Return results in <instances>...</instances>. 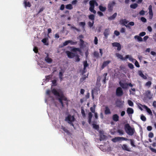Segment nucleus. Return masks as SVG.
Segmentation results:
<instances>
[{"mask_svg": "<svg viewBox=\"0 0 156 156\" xmlns=\"http://www.w3.org/2000/svg\"><path fill=\"white\" fill-rule=\"evenodd\" d=\"M124 128L127 134L130 136L133 135L135 132L134 129L131 127L129 124L127 123L124 126Z\"/></svg>", "mask_w": 156, "mask_h": 156, "instance_id": "f03ea898", "label": "nucleus"}, {"mask_svg": "<svg viewBox=\"0 0 156 156\" xmlns=\"http://www.w3.org/2000/svg\"><path fill=\"white\" fill-rule=\"evenodd\" d=\"M120 140H122L127 141V140H129V139H128L126 138L123 137H120Z\"/></svg>", "mask_w": 156, "mask_h": 156, "instance_id": "13d9d810", "label": "nucleus"}, {"mask_svg": "<svg viewBox=\"0 0 156 156\" xmlns=\"http://www.w3.org/2000/svg\"><path fill=\"white\" fill-rule=\"evenodd\" d=\"M125 32V28L124 27L122 28L120 30V32L121 33H124Z\"/></svg>", "mask_w": 156, "mask_h": 156, "instance_id": "774afa93", "label": "nucleus"}, {"mask_svg": "<svg viewBox=\"0 0 156 156\" xmlns=\"http://www.w3.org/2000/svg\"><path fill=\"white\" fill-rule=\"evenodd\" d=\"M61 128L67 134L69 135L70 134V132L69 131L63 126H61Z\"/></svg>", "mask_w": 156, "mask_h": 156, "instance_id": "aec40b11", "label": "nucleus"}, {"mask_svg": "<svg viewBox=\"0 0 156 156\" xmlns=\"http://www.w3.org/2000/svg\"><path fill=\"white\" fill-rule=\"evenodd\" d=\"M96 2V1L92 0H90L89 2V4L90 7H89V10L91 12L93 13L94 14H95L96 13V11L94 9L95 7V3Z\"/></svg>", "mask_w": 156, "mask_h": 156, "instance_id": "39448f33", "label": "nucleus"}, {"mask_svg": "<svg viewBox=\"0 0 156 156\" xmlns=\"http://www.w3.org/2000/svg\"><path fill=\"white\" fill-rule=\"evenodd\" d=\"M69 40L66 41L64 42L63 43V46H66L68 45V44H69Z\"/></svg>", "mask_w": 156, "mask_h": 156, "instance_id": "e2e57ef3", "label": "nucleus"}, {"mask_svg": "<svg viewBox=\"0 0 156 156\" xmlns=\"http://www.w3.org/2000/svg\"><path fill=\"white\" fill-rule=\"evenodd\" d=\"M119 84L123 89H127L128 88V84L127 83H123L120 81L119 82Z\"/></svg>", "mask_w": 156, "mask_h": 156, "instance_id": "9d476101", "label": "nucleus"}, {"mask_svg": "<svg viewBox=\"0 0 156 156\" xmlns=\"http://www.w3.org/2000/svg\"><path fill=\"white\" fill-rule=\"evenodd\" d=\"M111 112L110 109L107 106L105 107V114L106 115L110 114Z\"/></svg>", "mask_w": 156, "mask_h": 156, "instance_id": "4468645a", "label": "nucleus"}, {"mask_svg": "<svg viewBox=\"0 0 156 156\" xmlns=\"http://www.w3.org/2000/svg\"><path fill=\"white\" fill-rule=\"evenodd\" d=\"M33 51L35 53H37L38 51V49L37 47H35L34 48Z\"/></svg>", "mask_w": 156, "mask_h": 156, "instance_id": "680f3d73", "label": "nucleus"}, {"mask_svg": "<svg viewBox=\"0 0 156 156\" xmlns=\"http://www.w3.org/2000/svg\"><path fill=\"white\" fill-rule=\"evenodd\" d=\"M114 34L116 36H118L119 35L120 33L119 32L117 31V30H115L114 32Z\"/></svg>", "mask_w": 156, "mask_h": 156, "instance_id": "0e129e2a", "label": "nucleus"}, {"mask_svg": "<svg viewBox=\"0 0 156 156\" xmlns=\"http://www.w3.org/2000/svg\"><path fill=\"white\" fill-rule=\"evenodd\" d=\"M113 120L115 122H117L119 121V116L117 114H114L112 116Z\"/></svg>", "mask_w": 156, "mask_h": 156, "instance_id": "2eb2a0df", "label": "nucleus"}, {"mask_svg": "<svg viewBox=\"0 0 156 156\" xmlns=\"http://www.w3.org/2000/svg\"><path fill=\"white\" fill-rule=\"evenodd\" d=\"M146 33L145 32H142L139 34V35L140 36L143 37L144 36Z\"/></svg>", "mask_w": 156, "mask_h": 156, "instance_id": "bf43d9fd", "label": "nucleus"}, {"mask_svg": "<svg viewBox=\"0 0 156 156\" xmlns=\"http://www.w3.org/2000/svg\"><path fill=\"white\" fill-rule=\"evenodd\" d=\"M86 25L85 23V22H80L79 23V25L80 26H82L83 28H84Z\"/></svg>", "mask_w": 156, "mask_h": 156, "instance_id": "37998d69", "label": "nucleus"}, {"mask_svg": "<svg viewBox=\"0 0 156 156\" xmlns=\"http://www.w3.org/2000/svg\"><path fill=\"white\" fill-rule=\"evenodd\" d=\"M81 113L82 115V116L83 117H85L86 115L85 112V111L83 109V108H82L81 109Z\"/></svg>", "mask_w": 156, "mask_h": 156, "instance_id": "49530a36", "label": "nucleus"}, {"mask_svg": "<svg viewBox=\"0 0 156 156\" xmlns=\"http://www.w3.org/2000/svg\"><path fill=\"white\" fill-rule=\"evenodd\" d=\"M66 9H72L73 7L72 5L71 4H69L66 5Z\"/></svg>", "mask_w": 156, "mask_h": 156, "instance_id": "2f4dec72", "label": "nucleus"}, {"mask_svg": "<svg viewBox=\"0 0 156 156\" xmlns=\"http://www.w3.org/2000/svg\"><path fill=\"white\" fill-rule=\"evenodd\" d=\"M139 74L141 77L143 78L144 79H146L147 78V77L144 75L141 71H140L139 72Z\"/></svg>", "mask_w": 156, "mask_h": 156, "instance_id": "cd10ccee", "label": "nucleus"}, {"mask_svg": "<svg viewBox=\"0 0 156 156\" xmlns=\"http://www.w3.org/2000/svg\"><path fill=\"white\" fill-rule=\"evenodd\" d=\"M87 76H87H86L85 75H83V77L81 79H80V81L81 82H82L84 80H85L87 77Z\"/></svg>", "mask_w": 156, "mask_h": 156, "instance_id": "a19ab883", "label": "nucleus"}, {"mask_svg": "<svg viewBox=\"0 0 156 156\" xmlns=\"http://www.w3.org/2000/svg\"><path fill=\"white\" fill-rule=\"evenodd\" d=\"M128 66L131 69H133L134 68L133 65L131 63H129L128 64Z\"/></svg>", "mask_w": 156, "mask_h": 156, "instance_id": "c9c22d12", "label": "nucleus"}, {"mask_svg": "<svg viewBox=\"0 0 156 156\" xmlns=\"http://www.w3.org/2000/svg\"><path fill=\"white\" fill-rule=\"evenodd\" d=\"M99 53L96 51H95L94 52V57H96V58H98L99 57Z\"/></svg>", "mask_w": 156, "mask_h": 156, "instance_id": "c756f323", "label": "nucleus"}, {"mask_svg": "<svg viewBox=\"0 0 156 156\" xmlns=\"http://www.w3.org/2000/svg\"><path fill=\"white\" fill-rule=\"evenodd\" d=\"M117 132L120 135L124 134V132L123 131L122 129H118L117 130Z\"/></svg>", "mask_w": 156, "mask_h": 156, "instance_id": "f704fd0d", "label": "nucleus"}, {"mask_svg": "<svg viewBox=\"0 0 156 156\" xmlns=\"http://www.w3.org/2000/svg\"><path fill=\"white\" fill-rule=\"evenodd\" d=\"M127 113L129 114H131L133 113L134 111L132 108H128L126 111Z\"/></svg>", "mask_w": 156, "mask_h": 156, "instance_id": "dca6fc26", "label": "nucleus"}, {"mask_svg": "<svg viewBox=\"0 0 156 156\" xmlns=\"http://www.w3.org/2000/svg\"><path fill=\"white\" fill-rule=\"evenodd\" d=\"M56 80H52V83L54 86H56L57 85L56 84Z\"/></svg>", "mask_w": 156, "mask_h": 156, "instance_id": "6e6d98bb", "label": "nucleus"}, {"mask_svg": "<svg viewBox=\"0 0 156 156\" xmlns=\"http://www.w3.org/2000/svg\"><path fill=\"white\" fill-rule=\"evenodd\" d=\"M154 136V134L152 132L149 133L148 135V137L150 138H152Z\"/></svg>", "mask_w": 156, "mask_h": 156, "instance_id": "4d7b16f0", "label": "nucleus"}, {"mask_svg": "<svg viewBox=\"0 0 156 156\" xmlns=\"http://www.w3.org/2000/svg\"><path fill=\"white\" fill-rule=\"evenodd\" d=\"M83 64L84 66L83 69L84 70H85L86 69V67L89 66V64L87 63V61H85L83 62Z\"/></svg>", "mask_w": 156, "mask_h": 156, "instance_id": "a878e982", "label": "nucleus"}, {"mask_svg": "<svg viewBox=\"0 0 156 156\" xmlns=\"http://www.w3.org/2000/svg\"><path fill=\"white\" fill-rule=\"evenodd\" d=\"M138 6V5L136 3L131 4L130 5V7L133 9H136Z\"/></svg>", "mask_w": 156, "mask_h": 156, "instance_id": "7c9ffc66", "label": "nucleus"}, {"mask_svg": "<svg viewBox=\"0 0 156 156\" xmlns=\"http://www.w3.org/2000/svg\"><path fill=\"white\" fill-rule=\"evenodd\" d=\"M66 53L67 54L68 57L69 58H73L75 56V55L74 53L69 51H66Z\"/></svg>", "mask_w": 156, "mask_h": 156, "instance_id": "6e6552de", "label": "nucleus"}, {"mask_svg": "<svg viewBox=\"0 0 156 156\" xmlns=\"http://www.w3.org/2000/svg\"><path fill=\"white\" fill-rule=\"evenodd\" d=\"M142 107L146 110L147 112L150 115H153L151 111L147 106L145 105H144L142 106Z\"/></svg>", "mask_w": 156, "mask_h": 156, "instance_id": "9b49d317", "label": "nucleus"}, {"mask_svg": "<svg viewBox=\"0 0 156 156\" xmlns=\"http://www.w3.org/2000/svg\"><path fill=\"white\" fill-rule=\"evenodd\" d=\"M94 44L96 45L98 43V39L97 37H95L94 40Z\"/></svg>", "mask_w": 156, "mask_h": 156, "instance_id": "5fc2aeb1", "label": "nucleus"}, {"mask_svg": "<svg viewBox=\"0 0 156 156\" xmlns=\"http://www.w3.org/2000/svg\"><path fill=\"white\" fill-rule=\"evenodd\" d=\"M140 119L143 121H145L146 120V117L143 115H142L140 117Z\"/></svg>", "mask_w": 156, "mask_h": 156, "instance_id": "79ce46f5", "label": "nucleus"}, {"mask_svg": "<svg viewBox=\"0 0 156 156\" xmlns=\"http://www.w3.org/2000/svg\"><path fill=\"white\" fill-rule=\"evenodd\" d=\"M99 8L100 10L102 12H105L106 10V7H103L101 5H100L99 6Z\"/></svg>", "mask_w": 156, "mask_h": 156, "instance_id": "5701e85b", "label": "nucleus"}, {"mask_svg": "<svg viewBox=\"0 0 156 156\" xmlns=\"http://www.w3.org/2000/svg\"><path fill=\"white\" fill-rule=\"evenodd\" d=\"M120 140V137H116L112 139V141L114 142H116Z\"/></svg>", "mask_w": 156, "mask_h": 156, "instance_id": "b1692460", "label": "nucleus"}, {"mask_svg": "<svg viewBox=\"0 0 156 156\" xmlns=\"http://www.w3.org/2000/svg\"><path fill=\"white\" fill-rule=\"evenodd\" d=\"M80 47H82L83 46L84 42L83 41L82 39H80Z\"/></svg>", "mask_w": 156, "mask_h": 156, "instance_id": "603ef678", "label": "nucleus"}, {"mask_svg": "<svg viewBox=\"0 0 156 156\" xmlns=\"http://www.w3.org/2000/svg\"><path fill=\"white\" fill-rule=\"evenodd\" d=\"M107 75V73H105L104 74V76H105L103 80V82L104 83H106V76Z\"/></svg>", "mask_w": 156, "mask_h": 156, "instance_id": "3c124183", "label": "nucleus"}, {"mask_svg": "<svg viewBox=\"0 0 156 156\" xmlns=\"http://www.w3.org/2000/svg\"><path fill=\"white\" fill-rule=\"evenodd\" d=\"M115 2H112L108 4V10L109 12H111L113 10V7L115 4Z\"/></svg>", "mask_w": 156, "mask_h": 156, "instance_id": "0eeeda50", "label": "nucleus"}, {"mask_svg": "<svg viewBox=\"0 0 156 156\" xmlns=\"http://www.w3.org/2000/svg\"><path fill=\"white\" fill-rule=\"evenodd\" d=\"M72 51L73 52H76V51H78L79 52H80L81 51V50L79 48H73L72 50Z\"/></svg>", "mask_w": 156, "mask_h": 156, "instance_id": "e433bc0d", "label": "nucleus"}, {"mask_svg": "<svg viewBox=\"0 0 156 156\" xmlns=\"http://www.w3.org/2000/svg\"><path fill=\"white\" fill-rule=\"evenodd\" d=\"M128 140H129L130 142V144L132 146L134 147H136V146L134 144V140L133 139H129Z\"/></svg>", "mask_w": 156, "mask_h": 156, "instance_id": "72a5a7b5", "label": "nucleus"}, {"mask_svg": "<svg viewBox=\"0 0 156 156\" xmlns=\"http://www.w3.org/2000/svg\"><path fill=\"white\" fill-rule=\"evenodd\" d=\"M75 118L74 116H71L69 114L65 119V121L68 122V123L70 124L71 126L73 127H74V125L73 122L75 121Z\"/></svg>", "mask_w": 156, "mask_h": 156, "instance_id": "7ed1b4c3", "label": "nucleus"}, {"mask_svg": "<svg viewBox=\"0 0 156 156\" xmlns=\"http://www.w3.org/2000/svg\"><path fill=\"white\" fill-rule=\"evenodd\" d=\"M135 39H137L138 41H142L143 40L142 38L140 37L137 35H136L134 37Z\"/></svg>", "mask_w": 156, "mask_h": 156, "instance_id": "bb28decb", "label": "nucleus"}, {"mask_svg": "<svg viewBox=\"0 0 156 156\" xmlns=\"http://www.w3.org/2000/svg\"><path fill=\"white\" fill-rule=\"evenodd\" d=\"M149 18L150 19H151L152 18L153 16V13L152 12V11H149Z\"/></svg>", "mask_w": 156, "mask_h": 156, "instance_id": "c03bdc74", "label": "nucleus"}, {"mask_svg": "<svg viewBox=\"0 0 156 156\" xmlns=\"http://www.w3.org/2000/svg\"><path fill=\"white\" fill-rule=\"evenodd\" d=\"M106 136L104 135H101L100 136V140L101 141L104 140Z\"/></svg>", "mask_w": 156, "mask_h": 156, "instance_id": "ea45409f", "label": "nucleus"}, {"mask_svg": "<svg viewBox=\"0 0 156 156\" xmlns=\"http://www.w3.org/2000/svg\"><path fill=\"white\" fill-rule=\"evenodd\" d=\"M128 105L130 106H133V102L130 100H128Z\"/></svg>", "mask_w": 156, "mask_h": 156, "instance_id": "a18cd8bd", "label": "nucleus"}, {"mask_svg": "<svg viewBox=\"0 0 156 156\" xmlns=\"http://www.w3.org/2000/svg\"><path fill=\"white\" fill-rule=\"evenodd\" d=\"M45 60L48 63H51L52 62V59L49 58L48 54H47V56L45 58Z\"/></svg>", "mask_w": 156, "mask_h": 156, "instance_id": "6ab92c4d", "label": "nucleus"}, {"mask_svg": "<svg viewBox=\"0 0 156 156\" xmlns=\"http://www.w3.org/2000/svg\"><path fill=\"white\" fill-rule=\"evenodd\" d=\"M112 45L113 47H117V50L120 51L121 49V45L120 44L117 42H114L112 43Z\"/></svg>", "mask_w": 156, "mask_h": 156, "instance_id": "1a4fd4ad", "label": "nucleus"}, {"mask_svg": "<svg viewBox=\"0 0 156 156\" xmlns=\"http://www.w3.org/2000/svg\"><path fill=\"white\" fill-rule=\"evenodd\" d=\"M92 126H93V128L97 130H98L99 129V126L98 125H96V124H95L94 123H93L92 124Z\"/></svg>", "mask_w": 156, "mask_h": 156, "instance_id": "473e14b6", "label": "nucleus"}, {"mask_svg": "<svg viewBox=\"0 0 156 156\" xmlns=\"http://www.w3.org/2000/svg\"><path fill=\"white\" fill-rule=\"evenodd\" d=\"M109 29H106L105 30L104 32V34L105 38H107L109 34Z\"/></svg>", "mask_w": 156, "mask_h": 156, "instance_id": "ddd939ff", "label": "nucleus"}, {"mask_svg": "<svg viewBox=\"0 0 156 156\" xmlns=\"http://www.w3.org/2000/svg\"><path fill=\"white\" fill-rule=\"evenodd\" d=\"M122 148L124 150L128 151H130V149L128 148V146L125 144H124L122 145Z\"/></svg>", "mask_w": 156, "mask_h": 156, "instance_id": "a211bd4d", "label": "nucleus"}, {"mask_svg": "<svg viewBox=\"0 0 156 156\" xmlns=\"http://www.w3.org/2000/svg\"><path fill=\"white\" fill-rule=\"evenodd\" d=\"M117 15V13L115 12V13L112 16L109 17L108 18V19L109 20H112L114 19L115 18Z\"/></svg>", "mask_w": 156, "mask_h": 156, "instance_id": "412c9836", "label": "nucleus"}, {"mask_svg": "<svg viewBox=\"0 0 156 156\" xmlns=\"http://www.w3.org/2000/svg\"><path fill=\"white\" fill-rule=\"evenodd\" d=\"M95 105H94L93 107H91L90 108V111L93 113L95 112Z\"/></svg>", "mask_w": 156, "mask_h": 156, "instance_id": "58836bf2", "label": "nucleus"}, {"mask_svg": "<svg viewBox=\"0 0 156 156\" xmlns=\"http://www.w3.org/2000/svg\"><path fill=\"white\" fill-rule=\"evenodd\" d=\"M151 84V82L150 81L147 82L145 84V86L150 87Z\"/></svg>", "mask_w": 156, "mask_h": 156, "instance_id": "864d4df0", "label": "nucleus"}, {"mask_svg": "<svg viewBox=\"0 0 156 156\" xmlns=\"http://www.w3.org/2000/svg\"><path fill=\"white\" fill-rule=\"evenodd\" d=\"M116 95L118 96H120L123 94V92L122 88L120 87H119L116 89Z\"/></svg>", "mask_w": 156, "mask_h": 156, "instance_id": "423d86ee", "label": "nucleus"}, {"mask_svg": "<svg viewBox=\"0 0 156 156\" xmlns=\"http://www.w3.org/2000/svg\"><path fill=\"white\" fill-rule=\"evenodd\" d=\"M47 39L45 38L43 39L41 41L42 42L45 44L46 45H48V43H47Z\"/></svg>", "mask_w": 156, "mask_h": 156, "instance_id": "4c0bfd02", "label": "nucleus"}, {"mask_svg": "<svg viewBox=\"0 0 156 156\" xmlns=\"http://www.w3.org/2000/svg\"><path fill=\"white\" fill-rule=\"evenodd\" d=\"M116 55L118 58H120L121 60H125L127 58H129L130 61H133V60H134V58H132V57L130 55H126L124 58H123L122 55H121L119 53H116Z\"/></svg>", "mask_w": 156, "mask_h": 156, "instance_id": "20e7f679", "label": "nucleus"}, {"mask_svg": "<svg viewBox=\"0 0 156 156\" xmlns=\"http://www.w3.org/2000/svg\"><path fill=\"white\" fill-rule=\"evenodd\" d=\"M27 0H24V3L25 5V7H30L31 6V5L30 3L29 2H27Z\"/></svg>", "mask_w": 156, "mask_h": 156, "instance_id": "4be33fe9", "label": "nucleus"}, {"mask_svg": "<svg viewBox=\"0 0 156 156\" xmlns=\"http://www.w3.org/2000/svg\"><path fill=\"white\" fill-rule=\"evenodd\" d=\"M120 23H121L122 24H123L124 25H125L126 24L128 23V21H127L126 19H124L121 20L120 21Z\"/></svg>", "mask_w": 156, "mask_h": 156, "instance_id": "c85d7f7f", "label": "nucleus"}, {"mask_svg": "<svg viewBox=\"0 0 156 156\" xmlns=\"http://www.w3.org/2000/svg\"><path fill=\"white\" fill-rule=\"evenodd\" d=\"M111 62V61L110 60H107L106 61H104L101 67V68L102 69H103L105 67L107 66L109 63Z\"/></svg>", "mask_w": 156, "mask_h": 156, "instance_id": "f8f14e48", "label": "nucleus"}, {"mask_svg": "<svg viewBox=\"0 0 156 156\" xmlns=\"http://www.w3.org/2000/svg\"><path fill=\"white\" fill-rule=\"evenodd\" d=\"M139 14L141 15H143L145 14V12L143 10H142L139 12Z\"/></svg>", "mask_w": 156, "mask_h": 156, "instance_id": "69168bd1", "label": "nucleus"}, {"mask_svg": "<svg viewBox=\"0 0 156 156\" xmlns=\"http://www.w3.org/2000/svg\"><path fill=\"white\" fill-rule=\"evenodd\" d=\"M94 23V21H92V22L90 21L88 23V25L90 27H91L93 26Z\"/></svg>", "mask_w": 156, "mask_h": 156, "instance_id": "8fccbe9b", "label": "nucleus"}, {"mask_svg": "<svg viewBox=\"0 0 156 156\" xmlns=\"http://www.w3.org/2000/svg\"><path fill=\"white\" fill-rule=\"evenodd\" d=\"M97 13L100 16H102L104 15L103 13L100 11H98Z\"/></svg>", "mask_w": 156, "mask_h": 156, "instance_id": "338daca9", "label": "nucleus"}, {"mask_svg": "<svg viewBox=\"0 0 156 156\" xmlns=\"http://www.w3.org/2000/svg\"><path fill=\"white\" fill-rule=\"evenodd\" d=\"M69 43H70L71 45H75L77 44V42H73L72 40H69Z\"/></svg>", "mask_w": 156, "mask_h": 156, "instance_id": "09e8293b", "label": "nucleus"}, {"mask_svg": "<svg viewBox=\"0 0 156 156\" xmlns=\"http://www.w3.org/2000/svg\"><path fill=\"white\" fill-rule=\"evenodd\" d=\"M52 93L55 96L59 97L58 100L59 102L61 104L62 107H64V105L63 102V101H65V102L66 105H68V102L67 98L65 97L63 94H60L55 89H53L52 90Z\"/></svg>", "mask_w": 156, "mask_h": 156, "instance_id": "f257e3e1", "label": "nucleus"}, {"mask_svg": "<svg viewBox=\"0 0 156 156\" xmlns=\"http://www.w3.org/2000/svg\"><path fill=\"white\" fill-rule=\"evenodd\" d=\"M92 117V114L91 112H89L88 114V122L90 124L91 122V119Z\"/></svg>", "mask_w": 156, "mask_h": 156, "instance_id": "f3484780", "label": "nucleus"}, {"mask_svg": "<svg viewBox=\"0 0 156 156\" xmlns=\"http://www.w3.org/2000/svg\"><path fill=\"white\" fill-rule=\"evenodd\" d=\"M89 19L92 21H94L95 19V16L94 14H90L88 16Z\"/></svg>", "mask_w": 156, "mask_h": 156, "instance_id": "393cba45", "label": "nucleus"}, {"mask_svg": "<svg viewBox=\"0 0 156 156\" xmlns=\"http://www.w3.org/2000/svg\"><path fill=\"white\" fill-rule=\"evenodd\" d=\"M134 60L135 61V66L137 67H139L140 66L137 61L134 59V60H133V61L132 62H133Z\"/></svg>", "mask_w": 156, "mask_h": 156, "instance_id": "de8ad7c7", "label": "nucleus"}, {"mask_svg": "<svg viewBox=\"0 0 156 156\" xmlns=\"http://www.w3.org/2000/svg\"><path fill=\"white\" fill-rule=\"evenodd\" d=\"M140 19L144 23L146 22L147 21L146 19L144 17H141Z\"/></svg>", "mask_w": 156, "mask_h": 156, "instance_id": "052dcab7", "label": "nucleus"}]
</instances>
